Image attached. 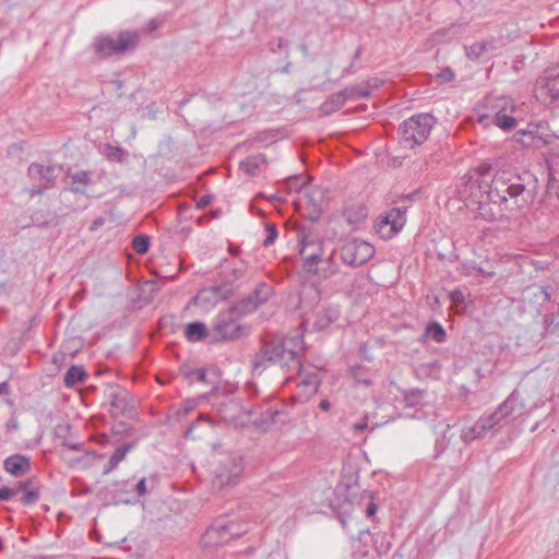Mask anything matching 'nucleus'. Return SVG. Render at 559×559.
Segmentation results:
<instances>
[{
	"label": "nucleus",
	"instance_id": "nucleus-1",
	"mask_svg": "<svg viewBox=\"0 0 559 559\" xmlns=\"http://www.w3.org/2000/svg\"><path fill=\"white\" fill-rule=\"evenodd\" d=\"M290 343L292 338L277 337L264 342L253 359V370L262 372L270 365H278L283 370L296 373L297 386L302 388L306 394H314L320 384L319 374L305 370L296 348Z\"/></svg>",
	"mask_w": 559,
	"mask_h": 559
},
{
	"label": "nucleus",
	"instance_id": "nucleus-2",
	"mask_svg": "<svg viewBox=\"0 0 559 559\" xmlns=\"http://www.w3.org/2000/svg\"><path fill=\"white\" fill-rule=\"evenodd\" d=\"M530 413L518 391H513L490 415L480 417L473 426L461 431V439L469 443L496 432Z\"/></svg>",
	"mask_w": 559,
	"mask_h": 559
},
{
	"label": "nucleus",
	"instance_id": "nucleus-3",
	"mask_svg": "<svg viewBox=\"0 0 559 559\" xmlns=\"http://www.w3.org/2000/svg\"><path fill=\"white\" fill-rule=\"evenodd\" d=\"M525 186L521 179L507 177V174L495 176L487 192L489 203H480L478 214L486 221H498L504 216V211L511 209L509 198L519 206L518 198L524 192Z\"/></svg>",
	"mask_w": 559,
	"mask_h": 559
},
{
	"label": "nucleus",
	"instance_id": "nucleus-4",
	"mask_svg": "<svg viewBox=\"0 0 559 559\" xmlns=\"http://www.w3.org/2000/svg\"><path fill=\"white\" fill-rule=\"evenodd\" d=\"M247 314L235 302L219 310L211 322V344L238 340L248 333V326L241 323Z\"/></svg>",
	"mask_w": 559,
	"mask_h": 559
},
{
	"label": "nucleus",
	"instance_id": "nucleus-5",
	"mask_svg": "<svg viewBox=\"0 0 559 559\" xmlns=\"http://www.w3.org/2000/svg\"><path fill=\"white\" fill-rule=\"evenodd\" d=\"M247 531V524L222 516L205 531L201 537V544L204 548L223 546L234 538L241 537Z\"/></svg>",
	"mask_w": 559,
	"mask_h": 559
},
{
	"label": "nucleus",
	"instance_id": "nucleus-6",
	"mask_svg": "<svg viewBox=\"0 0 559 559\" xmlns=\"http://www.w3.org/2000/svg\"><path fill=\"white\" fill-rule=\"evenodd\" d=\"M433 124L435 119L429 114L412 116L403 121L399 128L401 142L411 148L424 143L428 139Z\"/></svg>",
	"mask_w": 559,
	"mask_h": 559
},
{
	"label": "nucleus",
	"instance_id": "nucleus-7",
	"mask_svg": "<svg viewBox=\"0 0 559 559\" xmlns=\"http://www.w3.org/2000/svg\"><path fill=\"white\" fill-rule=\"evenodd\" d=\"M136 41L135 33L121 32L117 37L98 36L94 41V48L97 56L108 58L133 49Z\"/></svg>",
	"mask_w": 559,
	"mask_h": 559
},
{
	"label": "nucleus",
	"instance_id": "nucleus-8",
	"mask_svg": "<svg viewBox=\"0 0 559 559\" xmlns=\"http://www.w3.org/2000/svg\"><path fill=\"white\" fill-rule=\"evenodd\" d=\"M337 250L341 261L352 267L367 263L374 255L372 245L356 238L344 241Z\"/></svg>",
	"mask_w": 559,
	"mask_h": 559
},
{
	"label": "nucleus",
	"instance_id": "nucleus-9",
	"mask_svg": "<svg viewBox=\"0 0 559 559\" xmlns=\"http://www.w3.org/2000/svg\"><path fill=\"white\" fill-rule=\"evenodd\" d=\"M507 100L501 99H486V106L490 107L491 110L481 112L478 115V122L484 127L496 126L504 131L512 130L516 120L513 116L507 112L506 109Z\"/></svg>",
	"mask_w": 559,
	"mask_h": 559
},
{
	"label": "nucleus",
	"instance_id": "nucleus-10",
	"mask_svg": "<svg viewBox=\"0 0 559 559\" xmlns=\"http://www.w3.org/2000/svg\"><path fill=\"white\" fill-rule=\"evenodd\" d=\"M407 206H395L381 216L376 223L377 231L382 238H392L406 223Z\"/></svg>",
	"mask_w": 559,
	"mask_h": 559
},
{
	"label": "nucleus",
	"instance_id": "nucleus-11",
	"mask_svg": "<svg viewBox=\"0 0 559 559\" xmlns=\"http://www.w3.org/2000/svg\"><path fill=\"white\" fill-rule=\"evenodd\" d=\"M242 469L243 466L240 457H227L215 471L214 486L224 488L235 485L241 476Z\"/></svg>",
	"mask_w": 559,
	"mask_h": 559
},
{
	"label": "nucleus",
	"instance_id": "nucleus-12",
	"mask_svg": "<svg viewBox=\"0 0 559 559\" xmlns=\"http://www.w3.org/2000/svg\"><path fill=\"white\" fill-rule=\"evenodd\" d=\"M231 295L233 289L229 286H222L221 284H216L200 289L194 297V304L203 311H209L219 301L229 298Z\"/></svg>",
	"mask_w": 559,
	"mask_h": 559
},
{
	"label": "nucleus",
	"instance_id": "nucleus-13",
	"mask_svg": "<svg viewBox=\"0 0 559 559\" xmlns=\"http://www.w3.org/2000/svg\"><path fill=\"white\" fill-rule=\"evenodd\" d=\"M299 254L302 259L304 266L308 271H312L322 260L323 240L310 235H304L299 240Z\"/></svg>",
	"mask_w": 559,
	"mask_h": 559
},
{
	"label": "nucleus",
	"instance_id": "nucleus-14",
	"mask_svg": "<svg viewBox=\"0 0 559 559\" xmlns=\"http://www.w3.org/2000/svg\"><path fill=\"white\" fill-rule=\"evenodd\" d=\"M273 293L274 290L271 284L260 282L247 297L238 300L236 304L247 316H249L260 306L264 305L273 296Z\"/></svg>",
	"mask_w": 559,
	"mask_h": 559
},
{
	"label": "nucleus",
	"instance_id": "nucleus-15",
	"mask_svg": "<svg viewBox=\"0 0 559 559\" xmlns=\"http://www.w3.org/2000/svg\"><path fill=\"white\" fill-rule=\"evenodd\" d=\"M249 267L248 261L239 259L230 261L223 259L218 265V277L222 286H229L234 290V285L242 278Z\"/></svg>",
	"mask_w": 559,
	"mask_h": 559
},
{
	"label": "nucleus",
	"instance_id": "nucleus-16",
	"mask_svg": "<svg viewBox=\"0 0 559 559\" xmlns=\"http://www.w3.org/2000/svg\"><path fill=\"white\" fill-rule=\"evenodd\" d=\"M57 167L55 165H44L32 163L28 166L27 174L31 179L39 182L37 190H32V194H41L44 190L53 186L57 178Z\"/></svg>",
	"mask_w": 559,
	"mask_h": 559
},
{
	"label": "nucleus",
	"instance_id": "nucleus-17",
	"mask_svg": "<svg viewBox=\"0 0 559 559\" xmlns=\"http://www.w3.org/2000/svg\"><path fill=\"white\" fill-rule=\"evenodd\" d=\"M501 46V39L490 37L481 41H476L469 46H465V55L471 60L491 58L497 55Z\"/></svg>",
	"mask_w": 559,
	"mask_h": 559
},
{
	"label": "nucleus",
	"instance_id": "nucleus-18",
	"mask_svg": "<svg viewBox=\"0 0 559 559\" xmlns=\"http://www.w3.org/2000/svg\"><path fill=\"white\" fill-rule=\"evenodd\" d=\"M3 468L14 477H22L31 471V460L23 454H12L3 461Z\"/></svg>",
	"mask_w": 559,
	"mask_h": 559
},
{
	"label": "nucleus",
	"instance_id": "nucleus-19",
	"mask_svg": "<svg viewBox=\"0 0 559 559\" xmlns=\"http://www.w3.org/2000/svg\"><path fill=\"white\" fill-rule=\"evenodd\" d=\"M538 84L539 97H548L550 102L559 99V72L545 76Z\"/></svg>",
	"mask_w": 559,
	"mask_h": 559
},
{
	"label": "nucleus",
	"instance_id": "nucleus-20",
	"mask_svg": "<svg viewBox=\"0 0 559 559\" xmlns=\"http://www.w3.org/2000/svg\"><path fill=\"white\" fill-rule=\"evenodd\" d=\"M185 336L189 342L206 341L211 344V328L200 321L190 322L186 325Z\"/></svg>",
	"mask_w": 559,
	"mask_h": 559
},
{
	"label": "nucleus",
	"instance_id": "nucleus-21",
	"mask_svg": "<svg viewBox=\"0 0 559 559\" xmlns=\"http://www.w3.org/2000/svg\"><path fill=\"white\" fill-rule=\"evenodd\" d=\"M69 190L74 193H84L87 186L92 182L91 173L86 170L69 171Z\"/></svg>",
	"mask_w": 559,
	"mask_h": 559
},
{
	"label": "nucleus",
	"instance_id": "nucleus-22",
	"mask_svg": "<svg viewBox=\"0 0 559 559\" xmlns=\"http://www.w3.org/2000/svg\"><path fill=\"white\" fill-rule=\"evenodd\" d=\"M543 129H544L543 122L531 123L527 126V129L525 131H523V134L532 135L533 140L535 141L534 144L536 146L539 145V142L543 145H548V144L552 143V139H559V135H557L556 133H551V134L544 133Z\"/></svg>",
	"mask_w": 559,
	"mask_h": 559
},
{
	"label": "nucleus",
	"instance_id": "nucleus-23",
	"mask_svg": "<svg viewBox=\"0 0 559 559\" xmlns=\"http://www.w3.org/2000/svg\"><path fill=\"white\" fill-rule=\"evenodd\" d=\"M347 97L345 95L344 90L331 94L326 100H324L320 106V111L324 116L332 115L333 112L340 110L344 104L346 103Z\"/></svg>",
	"mask_w": 559,
	"mask_h": 559
},
{
	"label": "nucleus",
	"instance_id": "nucleus-24",
	"mask_svg": "<svg viewBox=\"0 0 559 559\" xmlns=\"http://www.w3.org/2000/svg\"><path fill=\"white\" fill-rule=\"evenodd\" d=\"M266 159L262 154L251 155L243 159L239 168L247 175L257 176L260 174L261 169L265 166Z\"/></svg>",
	"mask_w": 559,
	"mask_h": 559
},
{
	"label": "nucleus",
	"instance_id": "nucleus-25",
	"mask_svg": "<svg viewBox=\"0 0 559 559\" xmlns=\"http://www.w3.org/2000/svg\"><path fill=\"white\" fill-rule=\"evenodd\" d=\"M133 447H134L133 443H126V444L118 447L115 450V452L111 454V456L109 457L108 464L105 467L104 473L108 474V473L112 472L114 469H116L118 467L119 463L126 459L128 452H130Z\"/></svg>",
	"mask_w": 559,
	"mask_h": 559
},
{
	"label": "nucleus",
	"instance_id": "nucleus-26",
	"mask_svg": "<svg viewBox=\"0 0 559 559\" xmlns=\"http://www.w3.org/2000/svg\"><path fill=\"white\" fill-rule=\"evenodd\" d=\"M340 317L337 309L328 308L317 314L314 326L319 330L328 328L332 322H335Z\"/></svg>",
	"mask_w": 559,
	"mask_h": 559
},
{
	"label": "nucleus",
	"instance_id": "nucleus-27",
	"mask_svg": "<svg viewBox=\"0 0 559 559\" xmlns=\"http://www.w3.org/2000/svg\"><path fill=\"white\" fill-rule=\"evenodd\" d=\"M21 492L23 496L20 501L24 506H33L39 500V492L36 488L32 487L31 480L20 481Z\"/></svg>",
	"mask_w": 559,
	"mask_h": 559
},
{
	"label": "nucleus",
	"instance_id": "nucleus-28",
	"mask_svg": "<svg viewBox=\"0 0 559 559\" xmlns=\"http://www.w3.org/2000/svg\"><path fill=\"white\" fill-rule=\"evenodd\" d=\"M129 404V393L127 391H117L110 395V406L117 414H124Z\"/></svg>",
	"mask_w": 559,
	"mask_h": 559
},
{
	"label": "nucleus",
	"instance_id": "nucleus-29",
	"mask_svg": "<svg viewBox=\"0 0 559 559\" xmlns=\"http://www.w3.org/2000/svg\"><path fill=\"white\" fill-rule=\"evenodd\" d=\"M86 373L81 366H71L64 374V385L72 388L75 384L83 382Z\"/></svg>",
	"mask_w": 559,
	"mask_h": 559
},
{
	"label": "nucleus",
	"instance_id": "nucleus-30",
	"mask_svg": "<svg viewBox=\"0 0 559 559\" xmlns=\"http://www.w3.org/2000/svg\"><path fill=\"white\" fill-rule=\"evenodd\" d=\"M426 337H430L436 343H443L447 338V333L444 328L439 322H429L425 329Z\"/></svg>",
	"mask_w": 559,
	"mask_h": 559
},
{
	"label": "nucleus",
	"instance_id": "nucleus-31",
	"mask_svg": "<svg viewBox=\"0 0 559 559\" xmlns=\"http://www.w3.org/2000/svg\"><path fill=\"white\" fill-rule=\"evenodd\" d=\"M146 493V479L141 478L135 487H132V495L130 497H121L118 499L117 502L120 503H135L140 497L144 496Z\"/></svg>",
	"mask_w": 559,
	"mask_h": 559
},
{
	"label": "nucleus",
	"instance_id": "nucleus-32",
	"mask_svg": "<svg viewBox=\"0 0 559 559\" xmlns=\"http://www.w3.org/2000/svg\"><path fill=\"white\" fill-rule=\"evenodd\" d=\"M368 211L365 206L359 205L356 209H347L344 213L346 221L350 225H356L367 217Z\"/></svg>",
	"mask_w": 559,
	"mask_h": 559
},
{
	"label": "nucleus",
	"instance_id": "nucleus-33",
	"mask_svg": "<svg viewBox=\"0 0 559 559\" xmlns=\"http://www.w3.org/2000/svg\"><path fill=\"white\" fill-rule=\"evenodd\" d=\"M460 271L465 276L491 275V273H486L478 266L475 261H463L460 265Z\"/></svg>",
	"mask_w": 559,
	"mask_h": 559
},
{
	"label": "nucleus",
	"instance_id": "nucleus-34",
	"mask_svg": "<svg viewBox=\"0 0 559 559\" xmlns=\"http://www.w3.org/2000/svg\"><path fill=\"white\" fill-rule=\"evenodd\" d=\"M336 251H338V250L333 249L331 254L324 260L326 267H323L321 271V274H320L323 278H329L338 272V265L334 258Z\"/></svg>",
	"mask_w": 559,
	"mask_h": 559
},
{
	"label": "nucleus",
	"instance_id": "nucleus-35",
	"mask_svg": "<svg viewBox=\"0 0 559 559\" xmlns=\"http://www.w3.org/2000/svg\"><path fill=\"white\" fill-rule=\"evenodd\" d=\"M347 99L367 98L370 95L369 90L364 85H354L344 88Z\"/></svg>",
	"mask_w": 559,
	"mask_h": 559
},
{
	"label": "nucleus",
	"instance_id": "nucleus-36",
	"mask_svg": "<svg viewBox=\"0 0 559 559\" xmlns=\"http://www.w3.org/2000/svg\"><path fill=\"white\" fill-rule=\"evenodd\" d=\"M183 374H185V378L189 381V383H193V382H203V383H207V379H206V370L201 368V369H187V370H182Z\"/></svg>",
	"mask_w": 559,
	"mask_h": 559
},
{
	"label": "nucleus",
	"instance_id": "nucleus-37",
	"mask_svg": "<svg viewBox=\"0 0 559 559\" xmlns=\"http://www.w3.org/2000/svg\"><path fill=\"white\" fill-rule=\"evenodd\" d=\"M132 248L139 254H144L150 248V238L145 235L136 236L132 241Z\"/></svg>",
	"mask_w": 559,
	"mask_h": 559
},
{
	"label": "nucleus",
	"instance_id": "nucleus-38",
	"mask_svg": "<svg viewBox=\"0 0 559 559\" xmlns=\"http://www.w3.org/2000/svg\"><path fill=\"white\" fill-rule=\"evenodd\" d=\"M20 483L15 487H2L0 488V501H9L16 497L21 492Z\"/></svg>",
	"mask_w": 559,
	"mask_h": 559
},
{
	"label": "nucleus",
	"instance_id": "nucleus-39",
	"mask_svg": "<svg viewBox=\"0 0 559 559\" xmlns=\"http://www.w3.org/2000/svg\"><path fill=\"white\" fill-rule=\"evenodd\" d=\"M265 233H266V237L263 240V246L270 247L275 242V240L277 238V228L274 224H266Z\"/></svg>",
	"mask_w": 559,
	"mask_h": 559
},
{
	"label": "nucleus",
	"instance_id": "nucleus-40",
	"mask_svg": "<svg viewBox=\"0 0 559 559\" xmlns=\"http://www.w3.org/2000/svg\"><path fill=\"white\" fill-rule=\"evenodd\" d=\"M111 491L126 493L127 497H130L132 495V485L130 484L129 480L114 483L111 485Z\"/></svg>",
	"mask_w": 559,
	"mask_h": 559
},
{
	"label": "nucleus",
	"instance_id": "nucleus-41",
	"mask_svg": "<svg viewBox=\"0 0 559 559\" xmlns=\"http://www.w3.org/2000/svg\"><path fill=\"white\" fill-rule=\"evenodd\" d=\"M455 78L451 68H444L437 74V80L440 84L452 82Z\"/></svg>",
	"mask_w": 559,
	"mask_h": 559
},
{
	"label": "nucleus",
	"instance_id": "nucleus-42",
	"mask_svg": "<svg viewBox=\"0 0 559 559\" xmlns=\"http://www.w3.org/2000/svg\"><path fill=\"white\" fill-rule=\"evenodd\" d=\"M343 528L347 532L348 535H350L352 538H356L358 540H362V535L367 534L369 531L368 528H358L357 536H354L353 532H350L348 527V523L344 520H342Z\"/></svg>",
	"mask_w": 559,
	"mask_h": 559
},
{
	"label": "nucleus",
	"instance_id": "nucleus-43",
	"mask_svg": "<svg viewBox=\"0 0 559 559\" xmlns=\"http://www.w3.org/2000/svg\"><path fill=\"white\" fill-rule=\"evenodd\" d=\"M423 397H424V392L420 390H417V391H414V392L409 393L408 395H406V402L409 405H415Z\"/></svg>",
	"mask_w": 559,
	"mask_h": 559
},
{
	"label": "nucleus",
	"instance_id": "nucleus-44",
	"mask_svg": "<svg viewBox=\"0 0 559 559\" xmlns=\"http://www.w3.org/2000/svg\"><path fill=\"white\" fill-rule=\"evenodd\" d=\"M368 427V417L364 416L358 423L353 425L354 431H362Z\"/></svg>",
	"mask_w": 559,
	"mask_h": 559
},
{
	"label": "nucleus",
	"instance_id": "nucleus-45",
	"mask_svg": "<svg viewBox=\"0 0 559 559\" xmlns=\"http://www.w3.org/2000/svg\"><path fill=\"white\" fill-rule=\"evenodd\" d=\"M212 201V195L210 194H204L202 195L198 201H197V207L198 209H204L205 206H207Z\"/></svg>",
	"mask_w": 559,
	"mask_h": 559
},
{
	"label": "nucleus",
	"instance_id": "nucleus-46",
	"mask_svg": "<svg viewBox=\"0 0 559 559\" xmlns=\"http://www.w3.org/2000/svg\"><path fill=\"white\" fill-rule=\"evenodd\" d=\"M376 512H377V506H376V503H374V502H372V501H371V502H369V504H368V507H367V509H366V515H367L368 518H371V516H373V515L376 514Z\"/></svg>",
	"mask_w": 559,
	"mask_h": 559
},
{
	"label": "nucleus",
	"instance_id": "nucleus-47",
	"mask_svg": "<svg viewBox=\"0 0 559 559\" xmlns=\"http://www.w3.org/2000/svg\"><path fill=\"white\" fill-rule=\"evenodd\" d=\"M63 447H67L68 449L73 450V451H80L82 448V445L80 443H75V442H63Z\"/></svg>",
	"mask_w": 559,
	"mask_h": 559
},
{
	"label": "nucleus",
	"instance_id": "nucleus-48",
	"mask_svg": "<svg viewBox=\"0 0 559 559\" xmlns=\"http://www.w3.org/2000/svg\"><path fill=\"white\" fill-rule=\"evenodd\" d=\"M227 250L234 257H237L240 253V248L237 247V246H234L231 243L228 245V249Z\"/></svg>",
	"mask_w": 559,
	"mask_h": 559
},
{
	"label": "nucleus",
	"instance_id": "nucleus-49",
	"mask_svg": "<svg viewBox=\"0 0 559 559\" xmlns=\"http://www.w3.org/2000/svg\"><path fill=\"white\" fill-rule=\"evenodd\" d=\"M194 408V403L193 402H186L183 405H182V412L185 414H188L190 413L191 411H193Z\"/></svg>",
	"mask_w": 559,
	"mask_h": 559
},
{
	"label": "nucleus",
	"instance_id": "nucleus-50",
	"mask_svg": "<svg viewBox=\"0 0 559 559\" xmlns=\"http://www.w3.org/2000/svg\"><path fill=\"white\" fill-rule=\"evenodd\" d=\"M331 407V404L329 402V400H322L319 404V408L322 411V412H328Z\"/></svg>",
	"mask_w": 559,
	"mask_h": 559
},
{
	"label": "nucleus",
	"instance_id": "nucleus-51",
	"mask_svg": "<svg viewBox=\"0 0 559 559\" xmlns=\"http://www.w3.org/2000/svg\"><path fill=\"white\" fill-rule=\"evenodd\" d=\"M8 392V383L2 382L0 383V393H7Z\"/></svg>",
	"mask_w": 559,
	"mask_h": 559
},
{
	"label": "nucleus",
	"instance_id": "nucleus-52",
	"mask_svg": "<svg viewBox=\"0 0 559 559\" xmlns=\"http://www.w3.org/2000/svg\"><path fill=\"white\" fill-rule=\"evenodd\" d=\"M191 97H187V98H183L182 100L179 102V107H183L186 106L189 102H190Z\"/></svg>",
	"mask_w": 559,
	"mask_h": 559
},
{
	"label": "nucleus",
	"instance_id": "nucleus-53",
	"mask_svg": "<svg viewBox=\"0 0 559 559\" xmlns=\"http://www.w3.org/2000/svg\"><path fill=\"white\" fill-rule=\"evenodd\" d=\"M361 55V49L360 48H357L356 51H355V55H354V59H358Z\"/></svg>",
	"mask_w": 559,
	"mask_h": 559
},
{
	"label": "nucleus",
	"instance_id": "nucleus-54",
	"mask_svg": "<svg viewBox=\"0 0 559 559\" xmlns=\"http://www.w3.org/2000/svg\"><path fill=\"white\" fill-rule=\"evenodd\" d=\"M148 26H150L151 31H153V29H155L157 27L154 21H151Z\"/></svg>",
	"mask_w": 559,
	"mask_h": 559
},
{
	"label": "nucleus",
	"instance_id": "nucleus-55",
	"mask_svg": "<svg viewBox=\"0 0 559 559\" xmlns=\"http://www.w3.org/2000/svg\"><path fill=\"white\" fill-rule=\"evenodd\" d=\"M542 293L545 294L546 299H549V295H548V293H547L545 287H542Z\"/></svg>",
	"mask_w": 559,
	"mask_h": 559
},
{
	"label": "nucleus",
	"instance_id": "nucleus-56",
	"mask_svg": "<svg viewBox=\"0 0 559 559\" xmlns=\"http://www.w3.org/2000/svg\"><path fill=\"white\" fill-rule=\"evenodd\" d=\"M103 224V219H99V221H95L94 222V225H102Z\"/></svg>",
	"mask_w": 559,
	"mask_h": 559
},
{
	"label": "nucleus",
	"instance_id": "nucleus-57",
	"mask_svg": "<svg viewBox=\"0 0 559 559\" xmlns=\"http://www.w3.org/2000/svg\"><path fill=\"white\" fill-rule=\"evenodd\" d=\"M116 150H117V152L122 153L121 148L117 147Z\"/></svg>",
	"mask_w": 559,
	"mask_h": 559
}]
</instances>
